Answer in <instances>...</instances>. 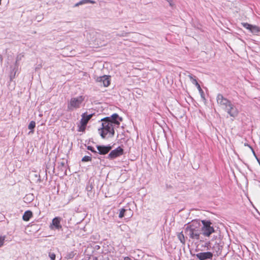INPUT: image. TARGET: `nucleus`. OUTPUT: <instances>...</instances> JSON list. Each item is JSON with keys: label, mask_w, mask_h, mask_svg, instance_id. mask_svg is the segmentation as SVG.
<instances>
[{"label": "nucleus", "mask_w": 260, "mask_h": 260, "mask_svg": "<svg viewBox=\"0 0 260 260\" xmlns=\"http://www.w3.org/2000/svg\"><path fill=\"white\" fill-rule=\"evenodd\" d=\"M102 127L99 128V133L103 139L113 137L115 134V127H118L122 118L116 113L110 117H106L101 119Z\"/></svg>", "instance_id": "f257e3e1"}, {"label": "nucleus", "mask_w": 260, "mask_h": 260, "mask_svg": "<svg viewBox=\"0 0 260 260\" xmlns=\"http://www.w3.org/2000/svg\"><path fill=\"white\" fill-rule=\"evenodd\" d=\"M185 233L192 240H200L201 234L200 221L193 220L191 222L186 224Z\"/></svg>", "instance_id": "f03ea898"}, {"label": "nucleus", "mask_w": 260, "mask_h": 260, "mask_svg": "<svg viewBox=\"0 0 260 260\" xmlns=\"http://www.w3.org/2000/svg\"><path fill=\"white\" fill-rule=\"evenodd\" d=\"M202 226L201 227V234L205 237H209L215 232L214 228L212 226V223L209 220H201Z\"/></svg>", "instance_id": "7ed1b4c3"}, {"label": "nucleus", "mask_w": 260, "mask_h": 260, "mask_svg": "<svg viewBox=\"0 0 260 260\" xmlns=\"http://www.w3.org/2000/svg\"><path fill=\"white\" fill-rule=\"evenodd\" d=\"M84 99V98L82 96L71 98L68 104V110L71 111L79 108Z\"/></svg>", "instance_id": "20e7f679"}, {"label": "nucleus", "mask_w": 260, "mask_h": 260, "mask_svg": "<svg viewBox=\"0 0 260 260\" xmlns=\"http://www.w3.org/2000/svg\"><path fill=\"white\" fill-rule=\"evenodd\" d=\"M218 105L224 110L231 103V101L224 98L221 94H218L216 97Z\"/></svg>", "instance_id": "39448f33"}, {"label": "nucleus", "mask_w": 260, "mask_h": 260, "mask_svg": "<svg viewBox=\"0 0 260 260\" xmlns=\"http://www.w3.org/2000/svg\"><path fill=\"white\" fill-rule=\"evenodd\" d=\"M225 111L230 115V116L234 118L237 117L239 113L237 107L232 102L225 109Z\"/></svg>", "instance_id": "423d86ee"}, {"label": "nucleus", "mask_w": 260, "mask_h": 260, "mask_svg": "<svg viewBox=\"0 0 260 260\" xmlns=\"http://www.w3.org/2000/svg\"><path fill=\"white\" fill-rule=\"evenodd\" d=\"M92 114L87 115L86 113H83L82 115V118L80 120V131H83L85 128V126L88 123V121L92 117Z\"/></svg>", "instance_id": "0eeeda50"}, {"label": "nucleus", "mask_w": 260, "mask_h": 260, "mask_svg": "<svg viewBox=\"0 0 260 260\" xmlns=\"http://www.w3.org/2000/svg\"><path fill=\"white\" fill-rule=\"evenodd\" d=\"M242 24L244 28L249 30L254 35H257L260 32V27L257 25H251L248 23H243Z\"/></svg>", "instance_id": "6e6552de"}, {"label": "nucleus", "mask_w": 260, "mask_h": 260, "mask_svg": "<svg viewBox=\"0 0 260 260\" xmlns=\"http://www.w3.org/2000/svg\"><path fill=\"white\" fill-rule=\"evenodd\" d=\"M123 149L121 147H118L116 149L113 150L110 152L108 156V158L110 159H114L117 157L123 154Z\"/></svg>", "instance_id": "1a4fd4ad"}, {"label": "nucleus", "mask_w": 260, "mask_h": 260, "mask_svg": "<svg viewBox=\"0 0 260 260\" xmlns=\"http://www.w3.org/2000/svg\"><path fill=\"white\" fill-rule=\"evenodd\" d=\"M95 80L98 82L102 83L104 87H108L110 83L109 76L106 75L98 77Z\"/></svg>", "instance_id": "9d476101"}, {"label": "nucleus", "mask_w": 260, "mask_h": 260, "mask_svg": "<svg viewBox=\"0 0 260 260\" xmlns=\"http://www.w3.org/2000/svg\"><path fill=\"white\" fill-rule=\"evenodd\" d=\"M196 256L200 260H206L212 258L213 254L211 252H200L196 254Z\"/></svg>", "instance_id": "9b49d317"}, {"label": "nucleus", "mask_w": 260, "mask_h": 260, "mask_svg": "<svg viewBox=\"0 0 260 260\" xmlns=\"http://www.w3.org/2000/svg\"><path fill=\"white\" fill-rule=\"evenodd\" d=\"M97 149L99 154L104 155L110 151L111 147L110 146H97Z\"/></svg>", "instance_id": "f8f14e48"}, {"label": "nucleus", "mask_w": 260, "mask_h": 260, "mask_svg": "<svg viewBox=\"0 0 260 260\" xmlns=\"http://www.w3.org/2000/svg\"><path fill=\"white\" fill-rule=\"evenodd\" d=\"M20 59H21V58L19 57L18 56L17 57L16 61L15 62V67L11 72V74H10V76L11 80H12L15 77L16 73V72L17 71V68H18L17 62Z\"/></svg>", "instance_id": "ddd939ff"}, {"label": "nucleus", "mask_w": 260, "mask_h": 260, "mask_svg": "<svg viewBox=\"0 0 260 260\" xmlns=\"http://www.w3.org/2000/svg\"><path fill=\"white\" fill-rule=\"evenodd\" d=\"M189 78H190L191 82L192 84H194L199 90V92H203V90L202 89L200 84L197 82L196 78H194L191 75H188Z\"/></svg>", "instance_id": "4468645a"}, {"label": "nucleus", "mask_w": 260, "mask_h": 260, "mask_svg": "<svg viewBox=\"0 0 260 260\" xmlns=\"http://www.w3.org/2000/svg\"><path fill=\"white\" fill-rule=\"evenodd\" d=\"M60 218L56 217L53 219L52 224L56 229H59L61 228L60 224Z\"/></svg>", "instance_id": "2eb2a0df"}, {"label": "nucleus", "mask_w": 260, "mask_h": 260, "mask_svg": "<svg viewBox=\"0 0 260 260\" xmlns=\"http://www.w3.org/2000/svg\"><path fill=\"white\" fill-rule=\"evenodd\" d=\"M32 216V213L29 210L25 211L22 216V219L24 221H28L30 218Z\"/></svg>", "instance_id": "dca6fc26"}, {"label": "nucleus", "mask_w": 260, "mask_h": 260, "mask_svg": "<svg viewBox=\"0 0 260 260\" xmlns=\"http://www.w3.org/2000/svg\"><path fill=\"white\" fill-rule=\"evenodd\" d=\"M177 237L181 243L185 244V237L182 232L179 233L177 234Z\"/></svg>", "instance_id": "f3484780"}, {"label": "nucleus", "mask_w": 260, "mask_h": 260, "mask_svg": "<svg viewBox=\"0 0 260 260\" xmlns=\"http://www.w3.org/2000/svg\"><path fill=\"white\" fill-rule=\"evenodd\" d=\"M35 126H36V122L34 121H31L28 126V129L32 130V131L30 132L29 133H34L33 129L35 127Z\"/></svg>", "instance_id": "a211bd4d"}, {"label": "nucleus", "mask_w": 260, "mask_h": 260, "mask_svg": "<svg viewBox=\"0 0 260 260\" xmlns=\"http://www.w3.org/2000/svg\"><path fill=\"white\" fill-rule=\"evenodd\" d=\"M87 3H90V4H95V2L92 1V0H81L80 1V4H82V5L87 4Z\"/></svg>", "instance_id": "6ab92c4d"}, {"label": "nucleus", "mask_w": 260, "mask_h": 260, "mask_svg": "<svg viewBox=\"0 0 260 260\" xmlns=\"http://www.w3.org/2000/svg\"><path fill=\"white\" fill-rule=\"evenodd\" d=\"M74 256H75L74 252L71 251L67 254L66 257L68 259H70V258H73Z\"/></svg>", "instance_id": "aec40b11"}, {"label": "nucleus", "mask_w": 260, "mask_h": 260, "mask_svg": "<svg viewBox=\"0 0 260 260\" xmlns=\"http://www.w3.org/2000/svg\"><path fill=\"white\" fill-rule=\"evenodd\" d=\"M125 209L122 208L120 210V213L119 214V218H122L124 216V213L125 212Z\"/></svg>", "instance_id": "412c9836"}, {"label": "nucleus", "mask_w": 260, "mask_h": 260, "mask_svg": "<svg viewBox=\"0 0 260 260\" xmlns=\"http://www.w3.org/2000/svg\"><path fill=\"white\" fill-rule=\"evenodd\" d=\"M6 237L0 236V247L3 246Z\"/></svg>", "instance_id": "4be33fe9"}, {"label": "nucleus", "mask_w": 260, "mask_h": 260, "mask_svg": "<svg viewBox=\"0 0 260 260\" xmlns=\"http://www.w3.org/2000/svg\"><path fill=\"white\" fill-rule=\"evenodd\" d=\"M91 160V157L89 156H84L82 159V161H85V162L89 161H90Z\"/></svg>", "instance_id": "5701e85b"}, {"label": "nucleus", "mask_w": 260, "mask_h": 260, "mask_svg": "<svg viewBox=\"0 0 260 260\" xmlns=\"http://www.w3.org/2000/svg\"><path fill=\"white\" fill-rule=\"evenodd\" d=\"M49 256L50 260H55L56 257L55 254L54 253H49Z\"/></svg>", "instance_id": "b1692460"}, {"label": "nucleus", "mask_w": 260, "mask_h": 260, "mask_svg": "<svg viewBox=\"0 0 260 260\" xmlns=\"http://www.w3.org/2000/svg\"><path fill=\"white\" fill-rule=\"evenodd\" d=\"M88 149L90 150V151H91L93 152H96V151H95L94 150V149H93V148L92 147H91V146H88Z\"/></svg>", "instance_id": "393cba45"}, {"label": "nucleus", "mask_w": 260, "mask_h": 260, "mask_svg": "<svg viewBox=\"0 0 260 260\" xmlns=\"http://www.w3.org/2000/svg\"><path fill=\"white\" fill-rule=\"evenodd\" d=\"M200 94H201V96L202 97V98L205 100V96H204V92L203 91V92H200Z\"/></svg>", "instance_id": "a878e982"}, {"label": "nucleus", "mask_w": 260, "mask_h": 260, "mask_svg": "<svg viewBox=\"0 0 260 260\" xmlns=\"http://www.w3.org/2000/svg\"><path fill=\"white\" fill-rule=\"evenodd\" d=\"M124 260H132L131 258L128 256L124 257Z\"/></svg>", "instance_id": "bb28decb"}, {"label": "nucleus", "mask_w": 260, "mask_h": 260, "mask_svg": "<svg viewBox=\"0 0 260 260\" xmlns=\"http://www.w3.org/2000/svg\"><path fill=\"white\" fill-rule=\"evenodd\" d=\"M82 5V4H80V1L79 2H78V3H77V4H76L75 5V7H78V6H79V5Z\"/></svg>", "instance_id": "cd10ccee"}, {"label": "nucleus", "mask_w": 260, "mask_h": 260, "mask_svg": "<svg viewBox=\"0 0 260 260\" xmlns=\"http://www.w3.org/2000/svg\"><path fill=\"white\" fill-rule=\"evenodd\" d=\"M256 159H257V161H258V164H259V165L260 166V160L258 158H257V157H256Z\"/></svg>", "instance_id": "c85d7f7f"}, {"label": "nucleus", "mask_w": 260, "mask_h": 260, "mask_svg": "<svg viewBox=\"0 0 260 260\" xmlns=\"http://www.w3.org/2000/svg\"><path fill=\"white\" fill-rule=\"evenodd\" d=\"M2 0H0V5H1Z\"/></svg>", "instance_id": "c756f323"}]
</instances>
